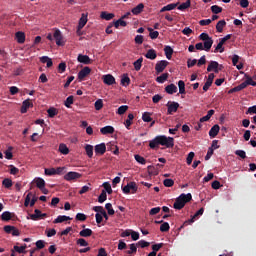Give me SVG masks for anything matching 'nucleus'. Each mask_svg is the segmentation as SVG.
<instances>
[{"label":"nucleus","instance_id":"4c0bfd02","mask_svg":"<svg viewBox=\"0 0 256 256\" xmlns=\"http://www.w3.org/2000/svg\"><path fill=\"white\" fill-rule=\"evenodd\" d=\"M92 234H93L92 229L86 228V229H83V230L80 231V236H81V237L87 238V237L92 236Z\"/></svg>","mask_w":256,"mask_h":256},{"label":"nucleus","instance_id":"a18cd8bd","mask_svg":"<svg viewBox=\"0 0 256 256\" xmlns=\"http://www.w3.org/2000/svg\"><path fill=\"white\" fill-rule=\"evenodd\" d=\"M179 93L180 95H185V81L179 80L178 81Z\"/></svg>","mask_w":256,"mask_h":256},{"label":"nucleus","instance_id":"393cba45","mask_svg":"<svg viewBox=\"0 0 256 256\" xmlns=\"http://www.w3.org/2000/svg\"><path fill=\"white\" fill-rule=\"evenodd\" d=\"M101 19H104L105 21H111V19L115 18V14L108 13V12H101L100 14Z\"/></svg>","mask_w":256,"mask_h":256},{"label":"nucleus","instance_id":"79ce46f5","mask_svg":"<svg viewBox=\"0 0 256 256\" xmlns=\"http://www.w3.org/2000/svg\"><path fill=\"white\" fill-rule=\"evenodd\" d=\"M211 47H213V38H210L209 40L204 41L205 51H211Z\"/></svg>","mask_w":256,"mask_h":256},{"label":"nucleus","instance_id":"f8f14e48","mask_svg":"<svg viewBox=\"0 0 256 256\" xmlns=\"http://www.w3.org/2000/svg\"><path fill=\"white\" fill-rule=\"evenodd\" d=\"M208 73H211V71H214V73H219L221 71V68H219V62L217 61H210L208 67H207Z\"/></svg>","mask_w":256,"mask_h":256},{"label":"nucleus","instance_id":"37998d69","mask_svg":"<svg viewBox=\"0 0 256 256\" xmlns=\"http://www.w3.org/2000/svg\"><path fill=\"white\" fill-rule=\"evenodd\" d=\"M25 249H27V244H23V246H14L13 247L14 252L20 253V254L25 253Z\"/></svg>","mask_w":256,"mask_h":256},{"label":"nucleus","instance_id":"6e6d98bb","mask_svg":"<svg viewBox=\"0 0 256 256\" xmlns=\"http://www.w3.org/2000/svg\"><path fill=\"white\" fill-rule=\"evenodd\" d=\"M127 109H129V107L127 105H122L117 109V115H124V113L127 112Z\"/></svg>","mask_w":256,"mask_h":256},{"label":"nucleus","instance_id":"412c9836","mask_svg":"<svg viewBox=\"0 0 256 256\" xmlns=\"http://www.w3.org/2000/svg\"><path fill=\"white\" fill-rule=\"evenodd\" d=\"M143 9H145V4L140 3L132 9V13H133V15H139V14L143 13Z\"/></svg>","mask_w":256,"mask_h":256},{"label":"nucleus","instance_id":"58836bf2","mask_svg":"<svg viewBox=\"0 0 256 256\" xmlns=\"http://www.w3.org/2000/svg\"><path fill=\"white\" fill-rule=\"evenodd\" d=\"M85 151H86V156H88V158L92 159V157H93V146L90 145V144H86Z\"/></svg>","mask_w":256,"mask_h":256},{"label":"nucleus","instance_id":"13d9d810","mask_svg":"<svg viewBox=\"0 0 256 256\" xmlns=\"http://www.w3.org/2000/svg\"><path fill=\"white\" fill-rule=\"evenodd\" d=\"M75 102V99L72 97H68L65 101H64V106L66 108H71V105H73V103Z\"/></svg>","mask_w":256,"mask_h":256},{"label":"nucleus","instance_id":"a19ab883","mask_svg":"<svg viewBox=\"0 0 256 256\" xmlns=\"http://www.w3.org/2000/svg\"><path fill=\"white\" fill-rule=\"evenodd\" d=\"M59 152H61L62 155H68L69 154V148L66 146V144H59Z\"/></svg>","mask_w":256,"mask_h":256},{"label":"nucleus","instance_id":"bf43d9fd","mask_svg":"<svg viewBox=\"0 0 256 256\" xmlns=\"http://www.w3.org/2000/svg\"><path fill=\"white\" fill-rule=\"evenodd\" d=\"M107 200V194L105 191H102V193L98 196V203L103 204Z\"/></svg>","mask_w":256,"mask_h":256},{"label":"nucleus","instance_id":"4468645a","mask_svg":"<svg viewBox=\"0 0 256 256\" xmlns=\"http://www.w3.org/2000/svg\"><path fill=\"white\" fill-rule=\"evenodd\" d=\"M78 63H83V65H91L93 63V60L89 58L87 55L79 54L77 57Z\"/></svg>","mask_w":256,"mask_h":256},{"label":"nucleus","instance_id":"cd10ccee","mask_svg":"<svg viewBox=\"0 0 256 256\" xmlns=\"http://www.w3.org/2000/svg\"><path fill=\"white\" fill-rule=\"evenodd\" d=\"M17 43L23 44L25 43V34L21 31L16 32L15 34Z\"/></svg>","mask_w":256,"mask_h":256},{"label":"nucleus","instance_id":"e2e57ef3","mask_svg":"<svg viewBox=\"0 0 256 256\" xmlns=\"http://www.w3.org/2000/svg\"><path fill=\"white\" fill-rule=\"evenodd\" d=\"M1 220L3 221H10L11 220V213L6 211L1 214Z\"/></svg>","mask_w":256,"mask_h":256},{"label":"nucleus","instance_id":"774afa93","mask_svg":"<svg viewBox=\"0 0 256 256\" xmlns=\"http://www.w3.org/2000/svg\"><path fill=\"white\" fill-rule=\"evenodd\" d=\"M35 246L37 247V250H42L45 247V242L44 240H38L35 242Z\"/></svg>","mask_w":256,"mask_h":256},{"label":"nucleus","instance_id":"9b49d317","mask_svg":"<svg viewBox=\"0 0 256 256\" xmlns=\"http://www.w3.org/2000/svg\"><path fill=\"white\" fill-rule=\"evenodd\" d=\"M167 113L168 115H173L179 109V103L177 102H168L167 103Z\"/></svg>","mask_w":256,"mask_h":256},{"label":"nucleus","instance_id":"39448f33","mask_svg":"<svg viewBox=\"0 0 256 256\" xmlns=\"http://www.w3.org/2000/svg\"><path fill=\"white\" fill-rule=\"evenodd\" d=\"M167 65H169V61L167 60L158 61L155 65L156 75L163 73L164 69H167Z\"/></svg>","mask_w":256,"mask_h":256},{"label":"nucleus","instance_id":"9d476101","mask_svg":"<svg viewBox=\"0 0 256 256\" xmlns=\"http://www.w3.org/2000/svg\"><path fill=\"white\" fill-rule=\"evenodd\" d=\"M81 178V174L78 172L70 171L64 175V180L66 181H75Z\"/></svg>","mask_w":256,"mask_h":256},{"label":"nucleus","instance_id":"4be33fe9","mask_svg":"<svg viewBox=\"0 0 256 256\" xmlns=\"http://www.w3.org/2000/svg\"><path fill=\"white\" fill-rule=\"evenodd\" d=\"M146 59H150L151 61H155L157 59V52L154 49H150L145 54Z\"/></svg>","mask_w":256,"mask_h":256},{"label":"nucleus","instance_id":"0eeeda50","mask_svg":"<svg viewBox=\"0 0 256 256\" xmlns=\"http://www.w3.org/2000/svg\"><path fill=\"white\" fill-rule=\"evenodd\" d=\"M53 37L56 41V45H58V47H63V45H65V42L63 41V34H61V30L56 29L54 31Z\"/></svg>","mask_w":256,"mask_h":256},{"label":"nucleus","instance_id":"4d7b16f0","mask_svg":"<svg viewBox=\"0 0 256 256\" xmlns=\"http://www.w3.org/2000/svg\"><path fill=\"white\" fill-rule=\"evenodd\" d=\"M170 226L168 222H163V224L160 226V232L165 233L169 232Z\"/></svg>","mask_w":256,"mask_h":256},{"label":"nucleus","instance_id":"de8ad7c7","mask_svg":"<svg viewBox=\"0 0 256 256\" xmlns=\"http://www.w3.org/2000/svg\"><path fill=\"white\" fill-rule=\"evenodd\" d=\"M211 11L214 15H219V13L223 12V8L221 6L213 5L211 6Z\"/></svg>","mask_w":256,"mask_h":256},{"label":"nucleus","instance_id":"c756f323","mask_svg":"<svg viewBox=\"0 0 256 256\" xmlns=\"http://www.w3.org/2000/svg\"><path fill=\"white\" fill-rule=\"evenodd\" d=\"M164 53H165L166 58L168 60H171V58L173 57V48H171V46H165Z\"/></svg>","mask_w":256,"mask_h":256},{"label":"nucleus","instance_id":"8fccbe9b","mask_svg":"<svg viewBox=\"0 0 256 256\" xmlns=\"http://www.w3.org/2000/svg\"><path fill=\"white\" fill-rule=\"evenodd\" d=\"M35 184L37 188H45V181L42 178H35Z\"/></svg>","mask_w":256,"mask_h":256},{"label":"nucleus","instance_id":"f704fd0d","mask_svg":"<svg viewBox=\"0 0 256 256\" xmlns=\"http://www.w3.org/2000/svg\"><path fill=\"white\" fill-rule=\"evenodd\" d=\"M129 249L126 251V255H134L136 254V252L138 251V248L136 247V244L132 243L131 245H129Z\"/></svg>","mask_w":256,"mask_h":256},{"label":"nucleus","instance_id":"5fc2aeb1","mask_svg":"<svg viewBox=\"0 0 256 256\" xmlns=\"http://www.w3.org/2000/svg\"><path fill=\"white\" fill-rule=\"evenodd\" d=\"M223 43L221 41H219V43L217 44L214 53H223L225 51V48L223 47Z\"/></svg>","mask_w":256,"mask_h":256},{"label":"nucleus","instance_id":"aec40b11","mask_svg":"<svg viewBox=\"0 0 256 256\" xmlns=\"http://www.w3.org/2000/svg\"><path fill=\"white\" fill-rule=\"evenodd\" d=\"M106 151L105 143L98 144L95 146V154L97 155H104Z\"/></svg>","mask_w":256,"mask_h":256},{"label":"nucleus","instance_id":"423d86ee","mask_svg":"<svg viewBox=\"0 0 256 256\" xmlns=\"http://www.w3.org/2000/svg\"><path fill=\"white\" fill-rule=\"evenodd\" d=\"M203 213H204V208H201V209L197 210L196 214L192 215L191 219L187 220L186 222H184V225L180 226V230L182 228H184V226H187V225H189L191 223H194V221L196 219H198V217L203 216Z\"/></svg>","mask_w":256,"mask_h":256},{"label":"nucleus","instance_id":"bb28decb","mask_svg":"<svg viewBox=\"0 0 256 256\" xmlns=\"http://www.w3.org/2000/svg\"><path fill=\"white\" fill-rule=\"evenodd\" d=\"M165 91L168 95H173V93H177V87L175 84H169L165 87Z\"/></svg>","mask_w":256,"mask_h":256},{"label":"nucleus","instance_id":"680f3d73","mask_svg":"<svg viewBox=\"0 0 256 256\" xmlns=\"http://www.w3.org/2000/svg\"><path fill=\"white\" fill-rule=\"evenodd\" d=\"M134 160H136V162H138L141 165H145L146 164L145 158L139 156L138 154L134 155Z\"/></svg>","mask_w":256,"mask_h":256},{"label":"nucleus","instance_id":"2eb2a0df","mask_svg":"<svg viewBox=\"0 0 256 256\" xmlns=\"http://www.w3.org/2000/svg\"><path fill=\"white\" fill-rule=\"evenodd\" d=\"M32 107H33V103L30 102V99L24 100L20 109L21 114H26L28 109Z\"/></svg>","mask_w":256,"mask_h":256},{"label":"nucleus","instance_id":"ea45409f","mask_svg":"<svg viewBox=\"0 0 256 256\" xmlns=\"http://www.w3.org/2000/svg\"><path fill=\"white\" fill-rule=\"evenodd\" d=\"M191 7V0H187L186 2L180 4L178 6L179 11H185V9H189Z\"/></svg>","mask_w":256,"mask_h":256},{"label":"nucleus","instance_id":"09e8293b","mask_svg":"<svg viewBox=\"0 0 256 256\" xmlns=\"http://www.w3.org/2000/svg\"><path fill=\"white\" fill-rule=\"evenodd\" d=\"M11 150H13V147H9L8 150L4 151V158L6 160L13 159V153H11Z\"/></svg>","mask_w":256,"mask_h":256},{"label":"nucleus","instance_id":"473e14b6","mask_svg":"<svg viewBox=\"0 0 256 256\" xmlns=\"http://www.w3.org/2000/svg\"><path fill=\"white\" fill-rule=\"evenodd\" d=\"M87 25V15L82 14L81 18L79 19L78 28L83 29Z\"/></svg>","mask_w":256,"mask_h":256},{"label":"nucleus","instance_id":"dca6fc26","mask_svg":"<svg viewBox=\"0 0 256 256\" xmlns=\"http://www.w3.org/2000/svg\"><path fill=\"white\" fill-rule=\"evenodd\" d=\"M91 73V68L89 66H85L79 73H78V79L80 81H83L87 75Z\"/></svg>","mask_w":256,"mask_h":256},{"label":"nucleus","instance_id":"5701e85b","mask_svg":"<svg viewBox=\"0 0 256 256\" xmlns=\"http://www.w3.org/2000/svg\"><path fill=\"white\" fill-rule=\"evenodd\" d=\"M71 220H72V218H70L69 216L59 215V216H57L56 220H54V224H59V223H63V222L71 221Z\"/></svg>","mask_w":256,"mask_h":256},{"label":"nucleus","instance_id":"7c9ffc66","mask_svg":"<svg viewBox=\"0 0 256 256\" xmlns=\"http://www.w3.org/2000/svg\"><path fill=\"white\" fill-rule=\"evenodd\" d=\"M131 83V79L129 78V75L123 74L121 78V85L123 87H128V85Z\"/></svg>","mask_w":256,"mask_h":256},{"label":"nucleus","instance_id":"a878e982","mask_svg":"<svg viewBox=\"0 0 256 256\" xmlns=\"http://www.w3.org/2000/svg\"><path fill=\"white\" fill-rule=\"evenodd\" d=\"M41 63H46V67L50 68L53 67V60L49 58L48 56H42L40 57Z\"/></svg>","mask_w":256,"mask_h":256},{"label":"nucleus","instance_id":"6e6552de","mask_svg":"<svg viewBox=\"0 0 256 256\" xmlns=\"http://www.w3.org/2000/svg\"><path fill=\"white\" fill-rule=\"evenodd\" d=\"M36 202H37V197L33 196L32 192H30V193H28V195H26L24 206L25 207H28V206L33 207Z\"/></svg>","mask_w":256,"mask_h":256},{"label":"nucleus","instance_id":"c03bdc74","mask_svg":"<svg viewBox=\"0 0 256 256\" xmlns=\"http://www.w3.org/2000/svg\"><path fill=\"white\" fill-rule=\"evenodd\" d=\"M57 113H58V111L54 107H50L49 109H47V114H48L50 119L56 117Z\"/></svg>","mask_w":256,"mask_h":256},{"label":"nucleus","instance_id":"0e129e2a","mask_svg":"<svg viewBox=\"0 0 256 256\" xmlns=\"http://www.w3.org/2000/svg\"><path fill=\"white\" fill-rule=\"evenodd\" d=\"M105 209L107 210L106 213H108L110 216H112V215L115 214V211H114V209L112 208V204H110V203L105 204Z\"/></svg>","mask_w":256,"mask_h":256},{"label":"nucleus","instance_id":"f03ea898","mask_svg":"<svg viewBox=\"0 0 256 256\" xmlns=\"http://www.w3.org/2000/svg\"><path fill=\"white\" fill-rule=\"evenodd\" d=\"M193 199V195L189 194H180L174 202V209L181 210Z\"/></svg>","mask_w":256,"mask_h":256},{"label":"nucleus","instance_id":"7ed1b4c3","mask_svg":"<svg viewBox=\"0 0 256 256\" xmlns=\"http://www.w3.org/2000/svg\"><path fill=\"white\" fill-rule=\"evenodd\" d=\"M247 85H252V87H256V82L253 81V78L248 77V78L246 79V81H244V82H242L240 85H238V86H236V87L230 89V90H229V93H235V92H237V91H241V90L245 89V87H247Z\"/></svg>","mask_w":256,"mask_h":256},{"label":"nucleus","instance_id":"1a4fd4ad","mask_svg":"<svg viewBox=\"0 0 256 256\" xmlns=\"http://www.w3.org/2000/svg\"><path fill=\"white\" fill-rule=\"evenodd\" d=\"M47 217V213H42L39 209H35L34 213L30 215V219L32 221H39L40 219H44Z\"/></svg>","mask_w":256,"mask_h":256},{"label":"nucleus","instance_id":"338daca9","mask_svg":"<svg viewBox=\"0 0 256 256\" xmlns=\"http://www.w3.org/2000/svg\"><path fill=\"white\" fill-rule=\"evenodd\" d=\"M76 245H79L81 247H87L88 242L84 238H80V239L76 240Z\"/></svg>","mask_w":256,"mask_h":256},{"label":"nucleus","instance_id":"e433bc0d","mask_svg":"<svg viewBox=\"0 0 256 256\" xmlns=\"http://www.w3.org/2000/svg\"><path fill=\"white\" fill-rule=\"evenodd\" d=\"M169 79V73H163L156 78L157 83H164Z\"/></svg>","mask_w":256,"mask_h":256},{"label":"nucleus","instance_id":"b1692460","mask_svg":"<svg viewBox=\"0 0 256 256\" xmlns=\"http://www.w3.org/2000/svg\"><path fill=\"white\" fill-rule=\"evenodd\" d=\"M177 5L179 3H171L161 8L160 13H165V11H173V9H176Z\"/></svg>","mask_w":256,"mask_h":256},{"label":"nucleus","instance_id":"72a5a7b5","mask_svg":"<svg viewBox=\"0 0 256 256\" xmlns=\"http://www.w3.org/2000/svg\"><path fill=\"white\" fill-rule=\"evenodd\" d=\"M134 69L135 71H141V67H143V57H140L138 60H136L134 63Z\"/></svg>","mask_w":256,"mask_h":256},{"label":"nucleus","instance_id":"69168bd1","mask_svg":"<svg viewBox=\"0 0 256 256\" xmlns=\"http://www.w3.org/2000/svg\"><path fill=\"white\" fill-rule=\"evenodd\" d=\"M163 186L170 188L174 186V180L172 179H165L163 180Z\"/></svg>","mask_w":256,"mask_h":256},{"label":"nucleus","instance_id":"3c124183","mask_svg":"<svg viewBox=\"0 0 256 256\" xmlns=\"http://www.w3.org/2000/svg\"><path fill=\"white\" fill-rule=\"evenodd\" d=\"M142 120H143V122H146V123L152 122L151 113L150 112H144L143 116H142Z\"/></svg>","mask_w":256,"mask_h":256},{"label":"nucleus","instance_id":"c9c22d12","mask_svg":"<svg viewBox=\"0 0 256 256\" xmlns=\"http://www.w3.org/2000/svg\"><path fill=\"white\" fill-rule=\"evenodd\" d=\"M147 31H149L150 39H157L159 37V31H154L151 27H148Z\"/></svg>","mask_w":256,"mask_h":256},{"label":"nucleus","instance_id":"864d4df0","mask_svg":"<svg viewBox=\"0 0 256 256\" xmlns=\"http://www.w3.org/2000/svg\"><path fill=\"white\" fill-rule=\"evenodd\" d=\"M44 174L47 176L57 175L56 168H45Z\"/></svg>","mask_w":256,"mask_h":256},{"label":"nucleus","instance_id":"a211bd4d","mask_svg":"<svg viewBox=\"0 0 256 256\" xmlns=\"http://www.w3.org/2000/svg\"><path fill=\"white\" fill-rule=\"evenodd\" d=\"M219 132H220V126L218 124H214V126L211 127V130H209V137L213 139L218 135Z\"/></svg>","mask_w":256,"mask_h":256},{"label":"nucleus","instance_id":"ddd939ff","mask_svg":"<svg viewBox=\"0 0 256 256\" xmlns=\"http://www.w3.org/2000/svg\"><path fill=\"white\" fill-rule=\"evenodd\" d=\"M4 232L11 234L12 236H20V230L16 229L15 226H4Z\"/></svg>","mask_w":256,"mask_h":256},{"label":"nucleus","instance_id":"052dcab7","mask_svg":"<svg viewBox=\"0 0 256 256\" xmlns=\"http://www.w3.org/2000/svg\"><path fill=\"white\" fill-rule=\"evenodd\" d=\"M103 107H104V102L102 101V99H98L95 102V110L100 111Z\"/></svg>","mask_w":256,"mask_h":256},{"label":"nucleus","instance_id":"2f4dec72","mask_svg":"<svg viewBox=\"0 0 256 256\" xmlns=\"http://www.w3.org/2000/svg\"><path fill=\"white\" fill-rule=\"evenodd\" d=\"M225 25H227V22H225V20L218 21V23L216 24V31L218 33H223Z\"/></svg>","mask_w":256,"mask_h":256},{"label":"nucleus","instance_id":"f257e3e1","mask_svg":"<svg viewBox=\"0 0 256 256\" xmlns=\"http://www.w3.org/2000/svg\"><path fill=\"white\" fill-rule=\"evenodd\" d=\"M158 146H164L170 149L174 147V138L165 135L156 136L150 141V149H157Z\"/></svg>","mask_w":256,"mask_h":256},{"label":"nucleus","instance_id":"f3484780","mask_svg":"<svg viewBox=\"0 0 256 256\" xmlns=\"http://www.w3.org/2000/svg\"><path fill=\"white\" fill-rule=\"evenodd\" d=\"M102 79L105 85H115V77H113V75L111 74H106L102 76Z\"/></svg>","mask_w":256,"mask_h":256},{"label":"nucleus","instance_id":"20e7f679","mask_svg":"<svg viewBox=\"0 0 256 256\" xmlns=\"http://www.w3.org/2000/svg\"><path fill=\"white\" fill-rule=\"evenodd\" d=\"M138 192V185L136 182H129L126 186L122 187V193L124 194H136Z\"/></svg>","mask_w":256,"mask_h":256},{"label":"nucleus","instance_id":"603ef678","mask_svg":"<svg viewBox=\"0 0 256 256\" xmlns=\"http://www.w3.org/2000/svg\"><path fill=\"white\" fill-rule=\"evenodd\" d=\"M12 186H13V182L10 180V178H4L3 187L6 189H10Z\"/></svg>","mask_w":256,"mask_h":256},{"label":"nucleus","instance_id":"6ab92c4d","mask_svg":"<svg viewBox=\"0 0 256 256\" xmlns=\"http://www.w3.org/2000/svg\"><path fill=\"white\" fill-rule=\"evenodd\" d=\"M114 132L115 130L113 126H105L100 129V133H102V135H112Z\"/></svg>","mask_w":256,"mask_h":256},{"label":"nucleus","instance_id":"c85d7f7f","mask_svg":"<svg viewBox=\"0 0 256 256\" xmlns=\"http://www.w3.org/2000/svg\"><path fill=\"white\" fill-rule=\"evenodd\" d=\"M133 119H134L133 113L127 114L126 122H124V125L126 126V129L129 130V127H131V125H133V122H132Z\"/></svg>","mask_w":256,"mask_h":256},{"label":"nucleus","instance_id":"49530a36","mask_svg":"<svg viewBox=\"0 0 256 256\" xmlns=\"http://www.w3.org/2000/svg\"><path fill=\"white\" fill-rule=\"evenodd\" d=\"M103 189L105 190H102V191H105V194H112V188L109 184V182H103V185H102Z\"/></svg>","mask_w":256,"mask_h":256}]
</instances>
